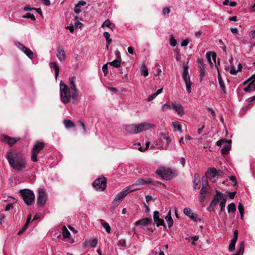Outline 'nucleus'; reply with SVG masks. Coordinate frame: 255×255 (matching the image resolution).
Returning a JSON list of instances; mask_svg holds the SVG:
<instances>
[{
    "label": "nucleus",
    "mask_w": 255,
    "mask_h": 255,
    "mask_svg": "<svg viewBox=\"0 0 255 255\" xmlns=\"http://www.w3.org/2000/svg\"><path fill=\"white\" fill-rule=\"evenodd\" d=\"M222 144H224L221 149V153L223 154H227L231 149V141L226 140L225 142L223 140H219L217 142L218 146H221Z\"/></svg>",
    "instance_id": "9"
},
{
    "label": "nucleus",
    "mask_w": 255,
    "mask_h": 255,
    "mask_svg": "<svg viewBox=\"0 0 255 255\" xmlns=\"http://www.w3.org/2000/svg\"><path fill=\"white\" fill-rule=\"evenodd\" d=\"M227 201V197L222 192L216 190V194L213 197V198L208 208L209 212H213L215 210L217 204L220 202V206L221 211H224Z\"/></svg>",
    "instance_id": "2"
},
{
    "label": "nucleus",
    "mask_w": 255,
    "mask_h": 255,
    "mask_svg": "<svg viewBox=\"0 0 255 255\" xmlns=\"http://www.w3.org/2000/svg\"><path fill=\"white\" fill-rule=\"evenodd\" d=\"M78 124L83 128L84 132H86V129L84 123L82 122L81 121L79 120L78 121Z\"/></svg>",
    "instance_id": "57"
},
{
    "label": "nucleus",
    "mask_w": 255,
    "mask_h": 255,
    "mask_svg": "<svg viewBox=\"0 0 255 255\" xmlns=\"http://www.w3.org/2000/svg\"><path fill=\"white\" fill-rule=\"evenodd\" d=\"M199 71H200V81H202L205 75V73H206L205 68L199 69Z\"/></svg>",
    "instance_id": "45"
},
{
    "label": "nucleus",
    "mask_w": 255,
    "mask_h": 255,
    "mask_svg": "<svg viewBox=\"0 0 255 255\" xmlns=\"http://www.w3.org/2000/svg\"><path fill=\"white\" fill-rule=\"evenodd\" d=\"M76 77L74 76L69 78L70 88L61 81L60 84V98L61 101L64 104H67L70 102V100H76L78 97V92L76 89L75 81Z\"/></svg>",
    "instance_id": "1"
},
{
    "label": "nucleus",
    "mask_w": 255,
    "mask_h": 255,
    "mask_svg": "<svg viewBox=\"0 0 255 255\" xmlns=\"http://www.w3.org/2000/svg\"><path fill=\"white\" fill-rule=\"evenodd\" d=\"M165 219L167 223L168 227L169 228L171 227L173 224V221L171 217V210H170L168 212V213L167 216H166V217L165 218Z\"/></svg>",
    "instance_id": "25"
},
{
    "label": "nucleus",
    "mask_w": 255,
    "mask_h": 255,
    "mask_svg": "<svg viewBox=\"0 0 255 255\" xmlns=\"http://www.w3.org/2000/svg\"><path fill=\"white\" fill-rule=\"evenodd\" d=\"M230 180L233 183H234V186L237 185V183L236 181V178L235 176H231L230 178Z\"/></svg>",
    "instance_id": "63"
},
{
    "label": "nucleus",
    "mask_w": 255,
    "mask_h": 255,
    "mask_svg": "<svg viewBox=\"0 0 255 255\" xmlns=\"http://www.w3.org/2000/svg\"><path fill=\"white\" fill-rule=\"evenodd\" d=\"M237 72H238L237 70H236L234 66H232L230 71V73L232 75H236Z\"/></svg>",
    "instance_id": "60"
},
{
    "label": "nucleus",
    "mask_w": 255,
    "mask_h": 255,
    "mask_svg": "<svg viewBox=\"0 0 255 255\" xmlns=\"http://www.w3.org/2000/svg\"><path fill=\"white\" fill-rule=\"evenodd\" d=\"M13 208V205L11 203H8L6 205L5 208V211H8L10 210V209Z\"/></svg>",
    "instance_id": "64"
},
{
    "label": "nucleus",
    "mask_w": 255,
    "mask_h": 255,
    "mask_svg": "<svg viewBox=\"0 0 255 255\" xmlns=\"http://www.w3.org/2000/svg\"><path fill=\"white\" fill-rule=\"evenodd\" d=\"M150 142L149 141H146L145 143V147H143L141 146V144L139 142H138L137 144H135L136 148H138V150L140 151H144L146 150L149 146Z\"/></svg>",
    "instance_id": "29"
},
{
    "label": "nucleus",
    "mask_w": 255,
    "mask_h": 255,
    "mask_svg": "<svg viewBox=\"0 0 255 255\" xmlns=\"http://www.w3.org/2000/svg\"><path fill=\"white\" fill-rule=\"evenodd\" d=\"M217 175V170L215 168H209L206 173V176L207 177L212 176L214 177Z\"/></svg>",
    "instance_id": "27"
},
{
    "label": "nucleus",
    "mask_w": 255,
    "mask_h": 255,
    "mask_svg": "<svg viewBox=\"0 0 255 255\" xmlns=\"http://www.w3.org/2000/svg\"><path fill=\"white\" fill-rule=\"evenodd\" d=\"M186 84V90L188 93L191 92V85L192 83L190 80H187L186 82H185Z\"/></svg>",
    "instance_id": "42"
},
{
    "label": "nucleus",
    "mask_w": 255,
    "mask_h": 255,
    "mask_svg": "<svg viewBox=\"0 0 255 255\" xmlns=\"http://www.w3.org/2000/svg\"><path fill=\"white\" fill-rule=\"evenodd\" d=\"M141 74L145 77L148 75V69L144 64H142L141 67Z\"/></svg>",
    "instance_id": "35"
},
{
    "label": "nucleus",
    "mask_w": 255,
    "mask_h": 255,
    "mask_svg": "<svg viewBox=\"0 0 255 255\" xmlns=\"http://www.w3.org/2000/svg\"><path fill=\"white\" fill-rule=\"evenodd\" d=\"M236 211V208L234 203H232L228 206V212L229 213H235Z\"/></svg>",
    "instance_id": "38"
},
{
    "label": "nucleus",
    "mask_w": 255,
    "mask_h": 255,
    "mask_svg": "<svg viewBox=\"0 0 255 255\" xmlns=\"http://www.w3.org/2000/svg\"><path fill=\"white\" fill-rule=\"evenodd\" d=\"M182 77L184 82H186L187 80H190V77L188 74V66L186 65H183Z\"/></svg>",
    "instance_id": "21"
},
{
    "label": "nucleus",
    "mask_w": 255,
    "mask_h": 255,
    "mask_svg": "<svg viewBox=\"0 0 255 255\" xmlns=\"http://www.w3.org/2000/svg\"><path fill=\"white\" fill-rule=\"evenodd\" d=\"M253 84V81H252L247 87L244 89V91L246 92H249L251 91V88L252 87Z\"/></svg>",
    "instance_id": "52"
},
{
    "label": "nucleus",
    "mask_w": 255,
    "mask_h": 255,
    "mask_svg": "<svg viewBox=\"0 0 255 255\" xmlns=\"http://www.w3.org/2000/svg\"><path fill=\"white\" fill-rule=\"evenodd\" d=\"M40 1L44 5L46 6H49L51 4L50 0H40Z\"/></svg>",
    "instance_id": "59"
},
{
    "label": "nucleus",
    "mask_w": 255,
    "mask_h": 255,
    "mask_svg": "<svg viewBox=\"0 0 255 255\" xmlns=\"http://www.w3.org/2000/svg\"><path fill=\"white\" fill-rule=\"evenodd\" d=\"M169 40H170V44L171 46H176V45L177 44V42H176V39L173 37V36L172 35L170 36Z\"/></svg>",
    "instance_id": "48"
},
{
    "label": "nucleus",
    "mask_w": 255,
    "mask_h": 255,
    "mask_svg": "<svg viewBox=\"0 0 255 255\" xmlns=\"http://www.w3.org/2000/svg\"><path fill=\"white\" fill-rule=\"evenodd\" d=\"M159 136L160 138L156 144L162 149H166L171 142L169 136L163 133H160Z\"/></svg>",
    "instance_id": "6"
},
{
    "label": "nucleus",
    "mask_w": 255,
    "mask_h": 255,
    "mask_svg": "<svg viewBox=\"0 0 255 255\" xmlns=\"http://www.w3.org/2000/svg\"><path fill=\"white\" fill-rule=\"evenodd\" d=\"M47 194L43 188L38 190V195L37 199V205L39 207H43L46 202Z\"/></svg>",
    "instance_id": "7"
},
{
    "label": "nucleus",
    "mask_w": 255,
    "mask_h": 255,
    "mask_svg": "<svg viewBox=\"0 0 255 255\" xmlns=\"http://www.w3.org/2000/svg\"><path fill=\"white\" fill-rule=\"evenodd\" d=\"M154 222L155 223L157 227L162 226L164 228H166V225L164 224L163 219L159 218V219L157 220L156 222Z\"/></svg>",
    "instance_id": "41"
},
{
    "label": "nucleus",
    "mask_w": 255,
    "mask_h": 255,
    "mask_svg": "<svg viewBox=\"0 0 255 255\" xmlns=\"http://www.w3.org/2000/svg\"><path fill=\"white\" fill-rule=\"evenodd\" d=\"M121 202V201L115 197V199H114L112 202V206L113 207L115 208L119 206Z\"/></svg>",
    "instance_id": "46"
},
{
    "label": "nucleus",
    "mask_w": 255,
    "mask_h": 255,
    "mask_svg": "<svg viewBox=\"0 0 255 255\" xmlns=\"http://www.w3.org/2000/svg\"><path fill=\"white\" fill-rule=\"evenodd\" d=\"M245 249V243L242 241L240 243V248L235 255H243Z\"/></svg>",
    "instance_id": "33"
},
{
    "label": "nucleus",
    "mask_w": 255,
    "mask_h": 255,
    "mask_svg": "<svg viewBox=\"0 0 255 255\" xmlns=\"http://www.w3.org/2000/svg\"><path fill=\"white\" fill-rule=\"evenodd\" d=\"M56 56L60 61H64L66 58V55L62 46H59L57 48Z\"/></svg>",
    "instance_id": "15"
},
{
    "label": "nucleus",
    "mask_w": 255,
    "mask_h": 255,
    "mask_svg": "<svg viewBox=\"0 0 255 255\" xmlns=\"http://www.w3.org/2000/svg\"><path fill=\"white\" fill-rule=\"evenodd\" d=\"M125 129L129 133H138L136 124L127 125V126H126Z\"/></svg>",
    "instance_id": "18"
},
{
    "label": "nucleus",
    "mask_w": 255,
    "mask_h": 255,
    "mask_svg": "<svg viewBox=\"0 0 255 255\" xmlns=\"http://www.w3.org/2000/svg\"><path fill=\"white\" fill-rule=\"evenodd\" d=\"M172 109L180 117H182L184 114V108L179 103H172Z\"/></svg>",
    "instance_id": "14"
},
{
    "label": "nucleus",
    "mask_w": 255,
    "mask_h": 255,
    "mask_svg": "<svg viewBox=\"0 0 255 255\" xmlns=\"http://www.w3.org/2000/svg\"><path fill=\"white\" fill-rule=\"evenodd\" d=\"M183 212L185 215L187 216H190V215L192 213L191 210L189 208H185L184 209Z\"/></svg>",
    "instance_id": "49"
},
{
    "label": "nucleus",
    "mask_w": 255,
    "mask_h": 255,
    "mask_svg": "<svg viewBox=\"0 0 255 255\" xmlns=\"http://www.w3.org/2000/svg\"><path fill=\"white\" fill-rule=\"evenodd\" d=\"M50 67L52 69L53 68L55 71V79H57L59 73V68L57 64L55 62H51L49 63Z\"/></svg>",
    "instance_id": "22"
},
{
    "label": "nucleus",
    "mask_w": 255,
    "mask_h": 255,
    "mask_svg": "<svg viewBox=\"0 0 255 255\" xmlns=\"http://www.w3.org/2000/svg\"><path fill=\"white\" fill-rule=\"evenodd\" d=\"M92 186L96 190L103 191L107 187V179L104 176H101L93 182Z\"/></svg>",
    "instance_id": "5"
},
{
    "label": "nucleus",
    "mask_w": 255,
    "mask_h": 255,
    "mask_svg": "<svg viewBox=\"0 0 255 255\" xmlns=\"http://www.w3.org/2000/svg\"><path fill=\"white\" fill-rule=\"evenodd\" d=\"M102 71L103 73H104L105 76H106L108 72V64H104L102 67Z\"/></svg>",
    "instance_id": "50"
},
{
    "label": "nucleus",
    "mask_w": 255,
    "mask_h": 255,
    "mask_svg": "<svg viewBox=\"0 0 255 255\" xmlns=\"http://www.w3.org/2000/svg\"><path fill=\"white\" fill-rule=\"evenodd\" d=\"M99 221L102 225L103 227L105 229L106 232L108 233H110L111 227L110 226L109 224L108 223L105 222L104 220L103 219H100L99 220Z\"/></svg>",
    "instance_id": "30"
},
{
    "label": "nucleus",
    "mask_w": 255,
    "mask_h": 255,
    "mask_svg": "<svg viewBox=\"0 0 255 255\" xmlns=\"http://www.w3.org/2000/svg\"><path fill=\"white\" fill-rule=\"evenodd\" d=\"M44 142L39 141H36L32 150L31 159H37V154L44 148Z\"/></svg>",
    "instance_id": "8"
},
{
    "label": "nucleus",
    "mask_w": 255,
    "mask_h": 255,
    "mask_svg": "<svg viewBox=\"0 0 255 255\" xmlns=\"http://www.w3.org/2000/svg\"><path fill=\"white\" fill-rule=\"evenodd\" d=\"M136 125L138 133L149 129L154 127L153 124L148 123H142Z\"/></svg>",
    "instance_id": "13"
},
{
    "label": "nucleus",
    "mask_w": 255,
    "mask_h": 255,
    "mask_svg": "<svg viewBox=\"0 0 255 255\" xmlns=\"http://www.w3.org/2000/svg\"><path fill=\"white\" fill-rule=\"evenodd\" d=\"M64 124L67 128H70L75 127V124L71 120H64L63 121Z\"/></svg>",
    "instance_id": "32"
},
{
    "label": "nucleus",
    "mask_w": 255,
    "mask_h": 255,
    "mask_svg": "<svg viewBox=\"0 0 255 255\" xmlns=\"http://www.w3.org/2000/svg\"><path fill=\"white\" fill-rule=\"evenodd\" d=\"M162 110L163 111H165L166 110H170L171 109V107L170 105L168 104H165L162 106Z\"/></svg>",
    "instance_id": "53"
},
{
    "label": "nucleus",
    "mask_w": 255,
    "mask_h": 255,
    "mask_svg": "<svg viewBox=\"0 0 255 255\" xmlns=\"http://www.w3.org/2000/svg\"><path fill=\"white\" fill-rule=\"evenodd\" d=\"M218 82L219 84L220 85V88L222 92L226 94V87L224 83V82L223 80V79L221 77V76L219 73H218Z\"/></svg>",
    "instance_id": "23"
},
{
    "label": "nucleus",
    "mask_w": 255,
    "mask_h": 255,
    "mask_svg": "<svg viewBox=\"0 0 255 255\" xmlns=\"http://www.w3.org/2000/svg\"><path fill=\"white\" fill-rule=\"evenodd\" d=\"M173 128L175 131H179L182 132L181 126L178 122H174L172 123Z\"/></svg>",
    "instance_id": "37"
},
{
    "label": "nucleus",
    "mask_w": 255,
    "mask_h": 255,
    "mask_svg": "<svg viewBox=\"0 0 255 255\" xmlns=\"http://www.w3.org/2000/svg\"><path fill=\"white\" fill-rule=\"evenodd\" d=\"M157 96L155 93L150 95L147 99L148 101H151L153 100Z\"/></svg>",
    "instance_id": "61"
},
{
    "label": "nucleus",
    "mask_w": 255,
    "mask_h": 255,
    "mask_svg": "<svg viewBox=\"0 0 255 255\" xmlns=\"http://www.w3.org/2000/svg\"><path fill=\"white\" fill-rule=\"evenodd\" d=\"M238 210L241 215V217L243 219L244 218V208L243 204L241 203L239 204L238 205Z\"/></svg>",
    "instance_id": "40"
},
{
    "label": "nucleus",
    "mask_w": 255,
    "mask_h": 255,
    "mask_svg": "<svg viewBox=\"0 0 255 255\" xmlns=\"http://www.w3.org/2000/svg\"><path fill=\"white\" fill-rule=\"evenodd\" d=\"M109 64L115 68H118L121 66V59H116L109 63Z\"/></svg>",
    "instance_id": "34"
},
{
    "label": "nucleus",
    "mask_w": 255,
    "mask_h": 255,
    "mask_svg": "<svg viewBox=\"0 0 255 255\" xmlns=\"http://www.w3.org/2000/svg\"><path fill=\"white\" fill-rule=\"evenodd\" d=\"M159 213L157 211H155L153 213V220L154 222H156L157 220L159 219Z\"/></svg>",
    "instance_id": "51"
},
{
    "label": "nucleus",
    "mask_w": 255,
    "mask_h": 255,
    "mask_svg": "<svg viewBox=\"0 0 255 255\" xmlns=\"http://www.w3.org/2000/svg\"><path fill=\"white\" fill-rule=\"evenodd\" d=\"M16 46L20 49L23 53L30 59L33 58V52L31 51L29 49L24 46L22 44L19 42H16L15 43Z\"/></svg>",
    "instance_id": "11"
},
{
    "label": "nucleus",
    "mask_w": 255,
    "mask_h": 255,
    "mask_svg": "<svg viewBox=\"0 0 255 255\" xmlns=\"http://www.w3.org/2000/svg\"><path fill=\"white\" fill-rule=\"evenodd\" d=\"M19 192L24 203L28 206L32 205L35 199L33 192L27 189H21Z\"/></svg>",
    "instance_id": "3"
},
{
    "label": "nucleus",
    "mask_w": 255,
    "mask_h": 255,
    "mask_svg": "<svg viewBox=\"0 0 255 255\" xmlns=\"http://www.w3.org/2000/svg\"><path fill=\"white\" fill-rule=\"evenodd\" d=\"M219 42L220 43V44L221 45V46H220V47L224 51H225L226 50V46L225 45V44H224V43L223 42L222 40V39H219Z\"/></svg>",
    "instance_id": "54"
},
{
    "label": "nucleus",
    "mask_w": 255,
    "mask_h": 255,
    "mask_svg": "<svg viewBox=\"0 0 255 255\" xmlns=\"http://www.w3.org/2000/svg\"><path fill=\"white\" fill-rule=\"evenodd\" d=\"M128 194V191H127V190H125V189L124 188L120 193H118L116 195V197L122 201L123 199Z\"/></svg>",
    "instance_id": "26"
},
{
    "label": "nucleus",
    "mask_w": 255,
    "mask_h": 255,
    "mask_svg": "<svg viewBox=\"0 0 255 255\" xmlns=\"http://www.w3.org/2000/svg\"><path fill=\"white\" fill-rule=\"evenodd\" d=\"M7 159H23V154L20 152L10 151L6 154Z\"/></svg>",
    "instance_id": "12"
},
{
    "label": "nucleus",
    "mask_w": 255,
    "mask_h": 255,
    "mask_svg": "<svg viewBox=\"0 0 255 255\" xmlns=\"http://www.w3.org/2000/svg\"><path fill=\"white\" fill-rule=\"evenodd\" d=\"M151 220L149 218H144L139 220L135 222L136 226H146L150 225L151 223Z\"/></svg>",
    "instance_id": "19"
},
{
    "label": "nucleus",
    "mask_w": 255,
    "mask_h": 255,
    "mask_svg": "<svg viewBox=\"0 0 255 255\" xmlns=\"http://www.w3.org/2000/svg\"><path fill=\"white\" fill-rule=\"evenodd\" d=\"M207 110L208 111V112L210 113V114L212 115V116L214 118L215 117V116H216L215 113L214 111L212 108H207Z\"/></svg>",
    "instance_id": "62"
},
{
    "label": "nucleus",
    "mask_w": 255,
    "mask_h": 255,
    "mask_svg": "<svg viewBox=\"0 0 255 255\" xmlns=\"http://www.w3.org/2000/svg\"><path fill=\"white\" fill-rule=\"evenodd\" d=\"M118 245L122 247H125L127 246L126 242L125 240L122 239L119 241Z\"/></svg>",
    "instance_id": "56"
},
{
    "label": "nucleus",
    "mask_w": 255,
    "mask_h": 255,
    "mask_svg": "<svg viewBox=\"0 0 255 255\" xmlns=\"http://www.w3.org/2000/svg\"><path fill=\"white\" fill-rule=\"evenodd\" d=\"M31 215H30V214L28 215V216L27 217V218L26 222V223L24 225L25 227H28L29 223L32 222L31 221Z\"/></svg>",
    "instance_id": "55"
},
{
    "label": "nucleus",
    "mask_w": 255,
    "mask_h": 255,
    "mask_svg": "<svg viewBox=\"0 0 255 255\" xmlns=\"http://www.w3.org/2000/svg\"><path fill=\"white\" fill-rule=\"evenodd\" d=\"M9 165L15 170H21L26 167L25 160H8Z\"/></svg>",
    "instance_id": "10"
},
{
    "label": "nucleus",
    "mask_w": 255,
    "mask_h": 255,
    "mask_svg": "<svg viewBox=\"0 0 255 255\" xmlns=\"http://www.w3.org/2000/svg\"><path fill=\"white\" fill-rule=\"evenodd\" d=\"M105 26H107L109 27L111 29L113 30V29L115 28V25L111 23L109 19L106 20L103 23L102 27H104Z\"/></svg>",
    "instance_id": "31"
},
{
    "label": "nucleus",
    "mask_w": 255,
    "mask_h": 255,
    "mask_svg": "<svg viewBox=\"0 0 255 255\" xmlns=\"http://www.w3.org/2000/svg\"><path fill=\"white\" fill-rule=\"evenodd\" d=\"M136 186H137L134 183V184H133L130 186L125 187V190H126V189L127 190V191H128V194L129 193H130L131 192L139 190L140 189V188H138Z\"/></svg>",
    "instance_id": "28"
},
{
    "label": "nucleus",
    "mask_w": 255,
    "mask_h": 255,
    "mask_svg": "<svg viewBox=\"0 0 255 255\" xmlns=\"http://www.w3.org/2000/svg\"><path fill=\"white\" fill-rule=\"evenodd\" d=\"M62 234L64 238H68L70 236L69 231L67 229L66 227L63 228Z\"/></svg>",
    "instance_id": "43"
},
{
    "label": "nucleus",
    "mask_w": 255,
    "mask_h": 255,
    "mask_svg": "<svg viewBox=\"0 0 255 255\" xmlns=\"http://www.w3.org/2000/svg\"><path fill=\"white\" fill-rule=\"evenodd\" d=\"M197 63L199 64V69L205 68L204 64V60L202 58H199L197 59Z\"/></svg>",
    "instance_id": "47"
},
{
    "label": "nucleus",
    "mask_w": 255,
    "mask_h": 255,
    "mask_svg": "<svg viewBox=\"0 0 255 255\" xmlns=\"http://www.w3.org/2000/svg\"><path fill=\"white\" fill-rule=\"evenodd\" d=\"M19 139H20L19 138L10 137L6 135H3V138H2V140L4 141H6L7 142V143L10 146L13 145L15 143H16Z\"/></svg>",
    "instance_id": "16"
},
{
    "label": "nucleus",
    "mask_w": 255,
    "mask_h": 255,
    "mask_svg": "<svg viewBox=\"0 0 255 255\" xmlns=\"http://www.w3.org/2000/svg\"><path fill=\"white\" fill-rule=\"evenodd\" d=\"M22 17L24 18H30L33 21L35 20V16L30 13H27L26 14L23 15Z\"/></svg>",
    "instance_id": "44"
},
{
    "label": "nucleus",
    "mask_w": 255,
    "mask_h": 255,
    "mask_svg": "<svg viewBox=\"0 0 255 255\" xmlns=\"http://www.w3.org/2000/svg\"><path fill=\"white\" fill-rule=\"evenodd\" d=\"M209 190L208 188V184L207 182H205V183L203 184L202 187L200 191V193L201 195H204L205 194L208 190Z\"/></svg>",
    "instance_id": "36"
},
{
    "label": "nucleus",
    "mask_w": 255,
    "mask_h": 255,
    "mask_svg": "<svg viewBox=\"0 0 255 255\" xmlns=\"http://www.w3.org/2000/svg\"><path fill=\"white\" fill-rule=\"evenodd\" d=\"M156 173L163 179L169 180L174 177L173 171L168 168L160 167L156 171Z\"/></svg>",
    "instance_id": "4"
},
{
    "label": "nucleus",
    "mask_w": 255,
    "mask_h": 255,
    "mask_svg": "<svg viewBox=\"0 0 255 255\" xmlns=\"http://www.w3.org/2000/svg\"><path fill=\"white\" fill-rule=\"evenodd\" d=\"M74 12L76 14H79L81 12L80 7L78 6V5H76L74 7Z\"/></svg>",
    "instance_id": "58"
},
{
    "label": "nucleus",
    "mask_w": 255,
    "mask_h": 255,
    "mask_svg": "<svg viewBox=\"0 0 255 255\" xmlns=\"http://www.w3.org/2000/svg\"><path fill=\"white\" fill-rule=\"evenodd\" d=\"M98 244V240L96 238L93 239V240H86L83 244L84 247L86 248L88 247H91L95 248L97 246Z\"/></svg>",
    "instance_id": "17"
},
{
    "label": "nucleus",
    "mask_w": 255,
    "mask_h": 255,
    "mask_svg": "<svg viewBox=\"0 0 255 255\" xmlns=\"http://www.w3.org/2000/svg\"><path fill=\"white\" fill-rule=\"evenodd\" d=\"M136 186L143 185L145 184H150L152 183V180L150 179H148L146 180H144L143 179H139L135 182Z\"/></svg>",
    "instance_id": "24"
},
{
    "label": "nucleus",
    "mask_w": 255,
    "mask_h": 255,
    "mask_svg": "<svg viewBox=\"0 0 255 255\" xmlns=\"http://www.w3.org/2000/svg\"><path fill=\"white\" fill-rule=\"evenodd\" d=\"M237 241L235 240H231V243L229 246V250L230 252H233L235 250L236 244Z\"/></svg>",
    "instance_id": "39"
},
{
    "label": "nucleus",
    "mask_w": 255,
    "mask_h": 255,
    "mask_svg": "<svg viewBox=\"0 0 255 255\" xmlns=\"http://www.w3.org/2000/svg\"><path fill=\"white\" fill-rule=\"evenodd\" d=\"M206 58L207 59L208 61L211 64H213V63L211 60V57L214 60L215 63L216 64V54L214 52H207L206 54Z\"/></svg>",
    "instance_id": "20"
}]
</instances>
